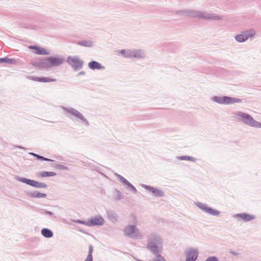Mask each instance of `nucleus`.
Masks as SVG:
<instances>
[{"mask_svg":"<svg viewBox=\"0 0 261 261\" xmlns=\"http://www.w3.org/2000/svg\"><path fill=\"white\" fill-rule=\"evenodd\" d=\"M163 243V242L161 237L158 233H152L148 237L146 248L151 253L156 257H159Z\"/></svg>","mask_w":261,"mask_h":261,"instance_id":"f257e3e1","label":"nucleus"},{"mask_svg":"<svg viewBox=\"0 0 261 261\" xmlns=\"http://www.w3.org/2000/svg\"><path fill=\"white\" fill-rule=\"evenodd\" d=\"M235 117L238 122H243L244 124L255 128H261V123L256 121L249 114L241 111L235 113Z\"/></svg>","mask_w":261,"mask_h":261,"instance_id":"f03ea898","label":"nucleus"},{"mask_svg":"<svg viewBox=\"0 0 261 261\" xmlns=\"http://www.w3.org/2000/svg\"><path fill=\"white\" fill-rule=\"evenodd\" d=\"M188 17L198 18L205 20H220L221 17L214 13H209L205 12L188 9Z\"/></svg>","mask_w":261,"mask_h":261,"instance_id":"7ed1b4c3","label":"nucleus"},{"mask_svg":"<svg viewBox=\"0 0 261 261\" xmlns=\"http://www.w3.org/2000/svg\"><path fill=\"white\" fill-rule=\"evenodd\" d=\"M66 61L75 71L81 70L83 67L84 61L78 56H68Z\"/></svg>","mask_w":261,"mask_h":261,"instance_id":"20e7f679","label":"nucleus"},{"mask_svg":"<svg viewBox=\"0 0 261 261\" xmlns=\"http://www.w3.org/2000/svg\"><path fill=\"white\" fill-rule=\"evenodd\" d=\"M16 179L18 181L37 189L46 188L47 187V185L45 183L41 182L38 181L29 179L25 177L16 176Z\"/></svg>","mask_w":261,"mask_h":261,"instance_id":"39448f33","label":"nucleus"},{"mask_svg":"<svg viewBox=\"0 0 261 261\" xmlns=\"http://www.w3.org/2000/svg\"><path fill=\"white\" fill-rule=\"evenodd\" d=\"M62 109L63 110L68 113L71 115L79 119L81 121V122L86 126H88L89 125V122L87 119L85 118L84 116L77 110L71 107H66L63 106L62 107Z\"/></svg>","mask_w":261,"mask_h":261,"instance_id":"423d86ee","label":"nucleus"},{"mask_svg":"<svg viewBox=\"0 0 261 261\" xmlns=\"http://www.w3.org/2000/svg\"><path fill=\"white\" fill-rule=\"evenodd\" d=\"M195 204L201 210L204 212L205 213L213 216H219L220 214V212L217 210L214 209L212 207L209 206L207 204L201 203L200 202H195Z\"/></svg>","mask_w":261,"mask_h":261,"instance_id":"0eeeda50","label":"nucleus"},{"mask_svg":"<svg viewBox=\"0 0 261 261\" xmlns=\"http://www.w3.org/2000/svg\"><path fill=\"white\" fill-rule=\"evenodd\" d=\"M123 231L125 235L130 238H138L141 235L139 230L135 225H129L125 226Z\"/></svg>","mask_w":261,"mask_h":261,"instance_id":"6e6552de","label":"nucleus"},{"mask_svg":"<svg viewBox=\"0 0 261 261\" xmlns=\"http://www.w3.org/2000/svg\"><path fill=\"white\" fill-rule=\"evenodd\" d=\"M50 68L61 65L65 61V59L61 55H56L47 57Z\"/></svg>","mask_w":261,"mask_h":261,"instance_id":"1a4fd4ad","label":"nucleus"},{"mask_svg":"<svg viewBox=\"0 0 261 261\" xmlns=\"http://www.w3.org/2000/svg\"><path fill=\"white\" fill-rule=\"evenodd\" d=\"M255 34V33L251 30H247L241 32L240 34L236 35L234 39L237 42L242 43L247 40L249 37H253Z\"/></svg>","mask_w":261,"mask_h":261,"instance_id":"9d476101","label":"nucleus"},{"mask_svg":"<svg viewBox=\"0 0 261 261\" xmlns=\"http://www.w3.org/2000/svg\"><path fill=\"white\" fill-rule=\"evenodd\" d=\"M141 187L146 190L150 192L152 195L156 197H163L165 196V193L160 189L152 187L149 185L142 184Z\"/></svg>","mask_w":261,"mask_h":261,"instance_id":"9b49d317","label":"nucleus"},{"mask_svg":"<svg viewBox=\"0 0 261 261\" xmlns=\"http://www.w3.org/2000/svg\"><path fill=\"white\" fill-rule=\"evenodd\" d=\"M32 65L39 69H50L49 65L47 60V57L42 58L40 60L34 61L32 62Z\"/></svg>","mask_w":261,"mask_h":261,"instance_id":"f8f14e48","label":"nucleus"},{"mask_svg":"<svg viewBox=\"0 0 261 261\" xmlns=\"http://www.w3.org/2000/svg\"><path fill=\"white\" fill-rule=\"evenodd\" d=\"M105 219L100 215L96 216L95 217L91 218L88 220L89 227H92L95 226H101L105 224Z\"/></svg>","mask_w":261,"mask_h":261,"instance_id":"ddd939ff","label":"nucleus"},{"mask_svg":"<svg viewBox=\"0 0 261 261\" xmlns=\"http://www.w3.org/2000/svg\"><path fill=\"white\" fill-rule=\"evenodd\" d=\"M115 175L120 180L124 186H126L128 189H129L131 192L135 194L137 193V189L123 176L117 173H115Z\"/></svg>","mask_w":261,"mask_h":261,"instance_id":"4468645a","label":"nucleus"},{"mask_svg":"<svg viewBox=\"0 0 261 261\" xmlns=\"http://www.w3.org/2000/svg\"><path fill=\"white\" fill-rule=\"evenodd\" d=\"M30 49L34 50V53L38 55H49L50 52L46 50V49L40 46L32 45L29 46Z\"/></svg>","mask_w":261,"mask_h":261,"instance_id":"2eb2a0df","label":"nucleus"},{"mask_svg":"<svg viewBox=\"0 0 261 261\" xmlns=\"http://www.w3.org/2000/svg\"><path fill=\"white\" fill-rule=\"evenodd\" d=\"M242 101L241 99L228 96H222V105H231Z\"/></svg>","mask_w":261,"mask_h":261,"instance_id":"dca6fc26","label":"nucleus"},{"mask_svg":"<svg viewBox=\"0 0 261 261\" xmlns=\"http://www.w3.org/2000/svg\"><path fill=\"white\" fill-rule=\"evenodd\" d=\"M198 251L197 249H192L185 252L186 261H195L198 256Z\"/></svg>","mask_w":261,"mask_h":261,"instance_id":"f3484780","label":"nucleus"},{"mask_svg":"<svg viewBox=\"0 0 261 261\" xmlns=\"http://www.w3.org/2000/svg\"><path fill=\"white\" fill-rule=\"evenodd\" d=\"M28 79L32 81L42 83L54 82L56 81V79H55L45 76L37 77L34 76H29L28 77Z\"/></svg>","mask_w":261,"mask_h":261,"instance_id":"a211bd4d","label":"nucleus"},{"mask_svg":"<svg viewBox=\"0 0 261 261\" xmlns=\"http://www.w3.org/2000/svg\"><path fill=\"white\" fill-rule=\"evenodd\" d=\"M234 217L239 218L245 222L252 221L255 218V216L254 215H250L247 213L237 214L235 215Z\"/></svg>","mask_w":261,"mask_h":261,"instance_id":"6ab92c4d","label":"nucleus"},{"mask_svg":"<svg viewBox=\"0 0 261 261\" xmlns=\"http://www.w3.org/2000/svg\"><path fill=\"white\" fill-rule=\"evenodd\" d=\"M88 67L93 70L105 69V67L96 61H91L88 63Z\"/></svg>","mask_w":261,"mask_h":261,"instance_id":"aec40b11","label":"nucleus"},{"mask_svg":"<svg viewBox=\"0 0 261 261\" xmlns=\"http://www.w3.org/2000/svg\"><path fill=\"white\" fill-rule=\"evenodd\" d=\"M132 58L144 59L145 57V52L143 49H134L132 50Z\"/></svg>","mask_w":261,"mask_h":261,"instance_id":"412c9836","label":"nucleus"},{"mask_svg":"<svg viewBox=\"0 0 261 261\" xmlns=\"http://www.w3.org/2000/svg\"><path fill=\"white\" fill-rule=\"evenodd\" d=\"M27 196H28L32 198H46L47 196V195L46 194L41 193L37 191L28 192L27 193Z\"/></svg>","mask_w":261,"mask_h":261,"instance_id":"4be33fe9","label":"nucleus"},{"mask_svg":"<svg viewBox=\"0 0 261 261\" xmlns=\"http://www.w3.org/2000/svg\"><path fill=\"white\" fill-rule=\"evenodd\" d=\"M107 213L109 219L112 222L115 223L118 220V216L114 211L112 210H109L107 211Z\"/></svg>","mask_w":261,"mask_h":261,"instance_id":"5701e85b","label":"nucleus"},{"mask_svg":"<svg viewBox=\"0 0 261 261\" xmlns=\"http://www.w3.org/2000/svg\"><path fill=\"white\" fill-rule=\"evenodd\" d=\"M41 233L46 238H50L54 235L53 231L47 228H42L41 230Z\"/></svg>","mask_w":261,"mask_h":261,"instance_id":"b1692460","label":"nucleus"},{"mask_svg":"<svg viewBox=\"0 0 261 261\" xmlns=\"http://www.w3.org/2000/svg\"><path fill=\"white\" fill-rule=\"evenodd\" d=\"M29 154L32 155L33 156L35 157L37 160L47 161L49 162H54V160L52 159L45 158L43 156L40 155L34 152H30Z\"/></svg>","mask_w":261,"mask_h":261,"instance_id":"393cba45","label":"nucleus"},{"mask_svg":"<svg viewBox=\"0 0 261 261\" xmlns=\"http://www.w3.org/2000/svg\"><path fill=\"white\" fill-rule=\"evenodd\" d=\"M38 175L41 177H46L56 176L57 173L53 171H42L38 172Z\"/></svg>","mask_w":261,"mask_h":261,"instance_id":"a878e982","label":"nucleus"},{"mask_svg":"<svg viewBox=\"0 0 261 261\" xmlns=\"http://www.w3.org/2000/svg\"><path fill=\"white\" fill-rule=\"evenodd\" d=\"M119 53L125 58H132V50L122 49L119 51Z\"/></svg>","mask_w":261,"mask_h":261,"instance_id":"bb28decb","label":"nucleus"},{"mask_svg":"<svg viewBox=\"0 0 261 261\" xmlns=\"http://www.w3.org/2000/svg\"><path fill=\"white\" fill-rule=\"evenodd\" d=\"M77 44L83 46L91 47L93 45V42L91 40H81L77 42Z\"/></svg>","mask_w":261,"mask_h":261,"instance_id":"cd10ccee","label":"nucleus"},{"mask_svg":"<svg viewBox=\"0 0 261 261\" xmlns=\"http://www.w3.org/2000/svg\"><path fill=\"white\" fill-rule=\"evenodd\" d=\"M114 198L116 200H120L123 198V195L121 192L116 189H115L113 192Z\"/></svg>","mask_w":261,"mask_h":261,"instance_id":"c85d7f7f","label":"nucleus"},{"mask_svg":"<svg viewBox=\"0 0 261 261\" xmlns=\"http://www.w3.org/2000/svg\"><path fill=\"white\" fill-rule=\"evenodd\" d=\"M177 159L179 160L182 161H189L193 162H195L197 159L193 156H189V155H181L177 157Z\"/></svg>","mask_w":261,"mask_h":261,"instance_id":"c756f323","label":"nucleus"},{"mask_svg":"<svg viewBox=\"0 0 261 261\" xmlns=\"http://www.w3.org/2000/svg\"><path fill=\"white\" fill-rule=\"evenodd\" d=\"M5 63L8 65H16L17 60L14 58H9L7 56L5 57Z\"/></svg>","mask_w":261,"mask_h":261,"instance_id":"7c9ffc66","label":"nucleus"},{"mask_svg":"<svg viewBox=\"0 0 261 261\" xmlns=\"http://www.w3.org/2000/svg\"><path fill=\"white\" fill-rule=\"evenodd\" d=\"M88 254L85 259H93L92 253L93 252V247L91 244H90L88 246Z\"/></svg>","mask_w":261,"mask_h":261,"instance_id":"2f4dec72","label":"nucleus"},{"mask_svg":"<svg viewBox=\"0 0 261 261\" xmlns=\"http://www.w3.org/2000/svg\"><path fill=\"white\" fill-rule=\"evenodd\" d=\"M188 9L183 10H176L175 11V13L179 14L180 15L186 16L188 17Z\"/></svg>","mask_w":261,"mask_h":261,"instance_id":"473e14b6","label":"nucleus"},{"mask_svg":"<svg viewBox=\"0 0 261 261\" xmlns=\"http://www.w3.org/2000/svg\"><path fill=\"white\" fill-rule=\"evenodd\" d=\"M55 167L59 170L67 171L68 170V167L60 164H56Z\"/></svg>","mask_w":261,"mask_h":261,"instance_id":"72a5a7b5","label":"nucleus"},{"mask_svg":"<svg viewBox=\"0 0 261 261\" xmlns=\"http://www.w3.org/2000/svg\"><path fill=\"white\" fill-rule=\"evenodd\" d=\"M212 99L213 101L222 105V96H214L212 97Z\"/></svg>","mask_w":261,"mask_h":261,"instance_id":"f704fd0d","label":"nucleus"},{"mask_svg":"<svg viewBox=\"0 0 261 261\" xmlns=\"http://www.w3.org/2000/svg\"><path fill=\"white\" fill-rule=\"evenodd\" d=\"M72 222L76 223L84 224V225L89 226V224L87 223L88 222V220L85 221V220H83L77 219V220H72Z\"/></svg>","mask_w":261,"mask_h":261,"instance_id":"c9c22d12","label":"nucleus"},{"mask_svg":"<svg viewBox=\"0 0 261 261\" xmlns=\"http://www.w3.org/2000/svg\"><path fill=\"white\" fill-rule=\"evenodd\" d=\"M205 261H220L218 258L215 256H211L208 257Z\"/></svg>","mask_w":261,"mask_h":261,"instance_id":"e433bc0d","label":"nucleus"},{"mask_svg":"<svg viewBox=\"0 0 261 261\" xmlns=\"http://www.w3.org/2000/svg\"><path fill=\"white\" fill-rule=\"evenodd\" d=\"M42 210L44 211V214H45V215H49V216H53V213L50 212V211H48L46 210H45V209H42Z\"/></svg>","mask_w":261,"mask_h":261,"instance_id":"4c0bfd02","label":"nucleus"},{"mask_svg":"<svg viewBox=\"0 0 261 261\" xmlns=\"http://www.w3.org/2000/svg\"><path fill=\"white\" fill-rule=\"evenodd\" d=\"M229 252L231 254H232V255H233L234 256H238L240 254V253L239 252H236V251H233V250H232L231 249L229 250Z\"/></svg>","mask_w":261,"mask_h":261,"instance_id":"58836bf2","label":"nucleus"},{"mask_svg":"<svg viewBox=\"0 0 261 261\" xmlns=\"http://www.w3.org/2000/svg\"><path fill=\"white\" fill-rule=\"evenodd\" d=\"M158 258L156 259L155 261H166L164 257L163 256H161L160 255L159 257H157Z\"/></svg>","mask_w":261,"mask_h":261,"instance_id":"ea45409f","label":"nucleus"},{"mask_svg":"<svg viewBox=\"0 0 261 261\" xmlns=\"http://www.w3.org/2000/svg\"><path fill=\"white\" fill-rule=\"evenodd\" d=\"M86 73L85 71H82L81 72H80L77 74V76H80V75H85Z\"/></svg>","mask_w":261,"mask_h":261,"instance_id":"a19ab883","label":"nucleus"},{"mask_svg":"<svg viewBox=\"0 0 261 261\" xmlns=\"http://www.w3.org/2000/svg\"><path fill=\"white\" fill-rule=\"evenodd\" d=\"M5 57L0 58V63H5Z\"/></svg>","mask_w":261,"mask_h":261,"instance_id":"79ce46f5","label":"nucleus"},{"mask_svg":"<svg viewBox=\"0 0 261 261\" xmlns=\"http://www.w3.org/2000/svg\"><path fill=\"white\" fill-rule=\"evenodd\" d=\"M78 230H79V231L82 232L84 233H86V232L85 231V230H84V229H81V228H78Z\"/></svg>","mask_w":261,"mask_h":261,"instance_id":"37998d69","label":"nucleus"},{"mask_svg":"<svg viewBox=\"0 0 261 261\" xmlns=\"http://www.w3.org/2000/svg\"><path fill=\"white\" fill-rule=\"evenodd\" d=\"M85 261H93V259H85Z\"/></svg>","mask_w":261,"mask_h":261,"instance_id":"c03bdc74","label":"nucleus"},{"mask_svg":"<svg viewBox=\"0 0 261 261\" xmlns=\"http://www.w3.org/2000/svg\"><path fill=\"white\" fill-rule=\"evenodd\" d=\"M19 148H23V147H20H20H19Z\"/></svg>","mask_w":261,"mask_h":261,"instance_id":"a18cd8bd","label":"nucleus"}]
</instances>
